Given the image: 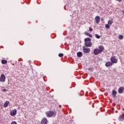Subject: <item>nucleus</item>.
I'll return each mask as SVG.
<instances>
[{
    "instance_id": "obj_23",
    "label": "nucleus",
    "mask_w": 124,
    "mask_h": 124,
    "mask_svg": "<svg viewBox=\"0 0 124 124\" xmlns=\"http://www.w3.org/2000/svg\"><path fill=\"white\" fill-rule=\"evenodd\" d=\"M88 70H89V71H90V72H93V68H90L88 69Z\"/></svg>"
},
{
    "instance_id": "obj_18",
    "label": "nucleus",
    "mask_w": 124,
    "mask_h": 124,
    "mask_svg": "<svg viewBox=\"0 0 124 124\" xmlns=\"http://www.w3.org/2000/svg\"><path fill=\"white\" fill-rule=\"evenodd\" d=\"M1 63L2 64H6L7 63V61L5 60H2L1 61Z\"/></svg>"
},
{
    "instance_id": "obj_13",
    "label": "nucleus",
    "mask_w": 124,
    "mask_h": 124,
    "mask_svg": "<svg viewBox=\"0 0 124 124\" xmlns=\"http://www.w3.org/2000/svg\"><path fill=\"white\" fill-rule=\"evenodd\" d=\"M119 120L120 121V122L124 121V115H120L119 117Z\"/></svg>"
},
{
    "instance_id": "obj_24",
    "label": "nucleus",
    "mask_w": 124,
    "mask_h": 124,
    "mask_svg": "<svg viewBox=\"0 0 124 124\" xmlns=\"http://www.w3.org/2000/svg\"><path fill=\"white\" fill-rule=\"evenodd\" d=\"M59 57H60V58H62V57H63V54H62V53H59Z\"/></svg>"
},
{
    "instance_id": "obj_3",
    "label": "nucleus",
    "mask_w": 124,
    "mask_h": 124,
    "mask_svg": "<svg viewBox=\"0 0 124 124\" xmlns=\"http://www.w3.org/2000/svg\"><path fill=\"white\" fill-rule=\"evenodd\" d=\"M110 62L113 63H117L118 62V60L116 59V57L115 56H112L110 58Z\"/></svg>"
},
{
    "instance_id": "obj_12",
    "label": "nucleus",
    "mask_w": 124,
    "mask_h": 124,
    "mask_svg": "<svg viewBox=\"0 0 124 124\" xmlns=\"http://www.w3.org/2000/svg\"><path fill=\"white\" fill-rule=\"evenodd\" d=\"M95 20L96 21V23L97 24H99V21H100V17H99V16H96L95 17Z\"/></svg>"
},
{
    "instance_id": "obj_15",
    "label": "nucleus",
    "mask_w": 124,
    "mask_h": 124,
    "mask_svg": "<svg viewBox=\"0 0 124 124\" xmlns=\"http://www.w3.org/2000/svg\"><path fill=\"white\" fill-rule=\"evenodd\" d=\"M9 104V101H7L4 103L3 106L4 107L6 108L7 107V106H8Z\"/></svg>"
},
{
    "instance_id": "obj_21",
    "label": "nucleus",
    "mask_w": 124,
    "mask_h": 124,
    "mask_svg": "<svg viewBox=\"0 0 124 124\" xmlns=\"http://www.w3.org/2000/svg\"><path fill=\"white\" fill-rule=\"evenodd\" d=\"M113 24V21L109 20L108 21V25H112Z\"/></svg>"
},
{
    "instance_id": "obj_9",
    "label": "nucleus",
    "mask_w": 124,
    "mask_h": 124,
    "mask_svg": "<svg viewBox=\"0 0 124 124\" xmlns=\"http://www.w3.org/2000/svg\"><path fill=\"white\" fill-rule=\"evenodd\" d=\"M98 50L100 51V52L102 53L104 51V46H98Z\"/></svg>"
},
{
    "instance_id": "obj_8",
    "label": "nucleus",
    "mask_w": 124,
    "mask_h": 124,
    "mask_svg": "<svg viewBox=\"0 0 124 124\" xmlns=\"http://www.w3.org/2000/svg\"><path fill=\"white\" fill-rule=\"evenodd\" d=\"M124 87H120L118 89V93H119L120 94L123 93H124Z\"/></svg>"
},
{
    "instance_id": "obj_1",
    "label": "nucleus",
    "mask_w": 124,
    "mask_h": 124,
    "mask_svg": "<svg viewBox=\"0 0 124 124\" xmlns=\"http://www.w3.org/2000/svg\"><path fill=\"white\" fill-rule=\"evenodd\" d=\"M84 44L86 47H92L93 43L92 40L90 38H86L84 39Z\"/></svg>"
},
{
    "instance_id": "obj_11",
    "label": "nucleus",
    "mask_w": 124,
    "mask_h": 124,
    "mask_svg": "<svg viewBox=\"0 0 124 124\" xmlns=\"http://www.w3.org/2000/svg\"><path fill=\"white\" fill-rule=\"evenodd\" d=\"M113 64L111 62H108L106 63L105 65L107 67H108V66H111Z\"/></svg>"
},
{
    "instance_id": "obj_2",
    "label": "nucleus",
    "mask_w": 124,
    "mask_h": 124,
    "mask_svg": "<svg viewBox=\"0 0 124 124\" xmlns=\"http://www.w3.org/2000/svg\"><path fill=\"white\" fill-rule=\"evenodd\" d=\"M46 114L47 118H51V117H55V116H56V112H54L51 111H47L46 113Z\"/></svg>"
},
{
    "instance_id": "obj_28",
    "label": "nucleus",
    "mask_w": 124,
    "mask_h": 124,
    "mask_svg": "<svg viewBox=\"0 0 124 124\" xmlns=\"http://www.w3.org/2000/svg\"><path fill=\"white\" fill-rule=\"evenodd\" d=\"M117 1H119V2H121L122 1V0H116Z\"/></svg>"
},
{
    "instance_id": "obj_4",
    "label": "nucleus",
    "mask_w": 124,
    "mask_h": 124,
    "mask_svg": "<svg viewBox=\"0 0 124 124\" xmlns=\"http://www.w3.org/2000/svg\"><path fill=\"white\" fill-rule=\"evenodd\" d=\"M82 49L83 50L84 53H85V54H88L90 53V52H91V49L89 48H86L85 47V46H83Z\"/></svg>"
},
{
    "instance_id": "obj_19",
    "label": "nucleus",
    "mask_w": 124,
    "mask_h": 124,
    "mask_svg": "<svg viewBox=\"0 0 124 124\" xmlns=\"http://www.w3.org/2000/svg\"><path fill=\"white\" fill-rule=\"evenodd\" d=\"M118 38L119 39H120V40H123V39H124V36L123 35H120Z\"/></svg>"
},
{
    "instance_id": "obj_17",
    "label": "nucleus",
    "mask_w": 124,
    "mask_h": 124,
    "mask_svg": "<svg viewBox=\"0 0 124 124\" xmlns=\"http://www.w3.org/2000/svg\"><path fill=\"white\" fill-rule=\"evenodd\" d=\"M117 93V91L115 90L112 91V95H113V97H116V94Z\"/></svg>"
},
{
    "instance_id": "obj_25",
    "label": "nucleus",
    "mask_w": 124,
    "mask_h": 124,
    "mask_svg": "<svg viewBox=\"0 0 124 124\" xmlns=\"http://www.w3.org/2000/svg\"><path fill=\"white\" fill-rule=\"evenodd\" d=\"M89 31H93V28H92L91 27H89Z\"/></svg>"
},
{
    "instance_id": "obj_26",
    "label": "nucleus",
    "mask_w": 124,
    "mask_h": 124,
    "mask_svg": "<svg viewBox=\"0 0 124 124\" xmlns=\"http://www.w3.org/2000/svg\"><path fill=\"white\" fill-rule=\"evenodd\" d=\"M11 124H17V123H16V122H13Z\"/></svg>"
},
{
    "instance_id": "obj_5",
    "label": "nucleus",
    "mask_w": 124,
    "mask_h": 124,
    "mask_svg": "<svg viewBox=\"0 0 124 124\" xmlns=\"http://www.w3.org/2000/svg\"><path fill=\"white\" fill-rule=\"evenodd\" d=\"M0 82H5V75L4 74H1L0 76Z\"/></svg>"
},
{
    "instance_id": "obj_6",
    "label": "nucleus",
    "mask_w": 124,
    "mask_h": 124,
    "mask_svg": "<svg viewBox=\"0 0 124 124\" xmlns=\"http://www.w3.org/2000/svg\"><path fill=\"white\" fill-rule=\"evenodd\" d=\"M41 124H48V120L47 118L44 117L41 121Z\"/></svg>"
},
{
    "instance_id": "obj_27",
    "label": "nucleus",
    "mask_w": 124,
    "mask_h": 124,
    "mask_svg": "<svg viewBox=\"0 0 124 124\" xmlns=\"http://www.w3.org/2000/svg\"><path fill=\"white\" fill-rule=\"evenodd\" d=\"M5 91H6V89H3V93H4V92H5Z\"/></svg>"
},
{
    "instance_id": "obj_16",
    "label": "nucleus",
    "mask_w": 124,
    "mask_h": 124,
    "mask_svg": "<svg viewBox=\"0 0 124 124\" xmlns=\"http://www.w3.org/2000/svg\"><path fill=\"white\" fill-rule=\"evenodd\" d=\"M82 56H83V54H82V52L79 51L77 53V57H78V58H81Z\"/></svg>"
},
{
    "instance_id": "obj_22",
    "label": "nucleus",
    "mask_w": 124,
    "mask_h": 124,
    "mask_svg": "<svg viewBox=\"0 0 124 124\" xmlns=\"http://www.w3.org/2000/svg\"><path fill=\"white\" fill-rule=\"evenodd\" d=\"M109 24H106V29H110V25Z\"/></svg>"
},
{
    "instance_id": "obj_14",
    "label": "nucleus",
    "mask_w": 124,
    "mask_h": 124,
    "mask_svg": "<svg viewBox=\"0 0 124 124\" xmlns=\"http://www.w3.org/2000/svg\"><path fill=\"white\" fill-rule=\"evenodd\" d=\"M84 34L85 35H87L88 36H89V37H93V35L91 34H90L89 32H88L87 31H85L84 32Z\"/></svg>"
},
{
    "instance_id": "obj_7",
    "label": "nucleus",
    "mask_w": 124,
    "mask_h": 124,
    "mask_svg": "<svg viewBox=\"0 0 124 124\" xmlns=\"http://www.w3.org/2000/svg\"><path fill=\"white\" fill-rule=\"evenodd\" d=\"M93 54L94 55H99V54H101V52L98 48H95L93 50Z\"/></svg>"
},
{
    "instance_id": "obj_29",
    "label": "nucleus",
    "mask_w": 124,
    "mask_h": 124,
    "mask_svg": "<svg viewBox=\"0 0 124 124\" xmlns=\"http://www.w3.org/2000/svg\"><path fill=\"white\" fill-rule=\"evenodd\" d=\"M101 20H102V21L103 20V18L101 19Z\"/></svg>"
},
{
    "instance_id": "obj_10",
    "label": "nucleus",
    "mask_w": 124,
    "mask_h": 124,
    "mask_svg": "<svg viewBox=\"0 0 124 124\" xmlns=\"http://www.w3.org/2000/svg\"><path fill=\"white\" fill-rule=\"evenodd\" d=\"M17 114V109H14L12 112L10 113L11 116H15Z\"/></svg>"
},
{
    "instance_id": "obj_20",
    "label": "nucleus",
    "mask_w": 124,
    "mask_h": 124,
    "mask_svg": "<svg viewBox=\"0 0 124 124\" xmlns=\"http://www.w3.org/2000/svg\"><path fill=\"white\" fill-rule=\"evenodd\" d=\"M95 37H96V38H97V39H99V38H100V36H99V35L97 34H95Z\"/></svg>"
}]
</instances>
